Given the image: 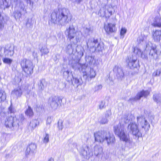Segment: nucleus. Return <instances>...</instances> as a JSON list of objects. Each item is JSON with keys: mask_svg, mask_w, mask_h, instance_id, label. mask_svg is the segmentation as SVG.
Masks as SVG:
<instances>
[{"mask_svg": "<svg viewBox=\"0 0 161 161\" xmlns=\"http://www.w3.org/2000/svg\"><path fill=\"white\" fill-rule=\"evenodd\" d=\"M95 63H96V64H95V65H97L99 64V62L98 60L95 59Z\"/></svg>", "mask_w": 161, "mask_h": 161, "instance_id": "55", "label": "nucleus"}, {"mask_svg": "<svg viewBox=\"0 0 161 161\" xmlns=\"http://www.w3.org/2000/svg\"><path fill=\"white\" fill-rule=\"evenodd\" d=\"M45 84L46 83L44 80L41 81L39 85V89L41 90H43L45 88Z\"/></svg>", "mask_w": 161, "mask_h": 161, "instance_id": "40", "label": "nucleus"}, {"mask_svg": "<svg viewBox=\"0 0 161 161\" xmlns=\"http://www.w3.org/2000/svg\"><path fill=\"white\" fill-rule=\"evenodd\" d=\"M128 66L131 69H134L139 65V61L137 60V57L132 55L129 57L126 60Z\"/></svg>", "mask_w": 161, "mask_h": 161, "instance_id": "13", "label": "nucleus"}, {"mask_svg": "<svg viewBox=\"0 0 161 161\" xmlns=\"http://www.w3.org/2000/svg\"><path fill=\"white\" fill-rule=\"evenodd\" d=\"M32 24V19L31 18H29L26 23V25H30Z\"/></svg>", "mask_w": 161, "mask_h": 161, "instance_id": "52", "label": "nucleus"}, {"mask_svg": "<svg viewBox=\"0 0 161 161\" xmlns=\"http://www.w3.org/2000/svg\"><path fill=\"white\" fill-rule=\"evenodd\" d=\"M3 61L4 63L10 65L13 62V60L10 58L6 57L3 58Z\"/></svg>", "mask_w": 161, "mask_h": 161, "instance_id": "39", "label": "nucleus"}, {"mask_svg": "<svg viewBox=\"0 0 161 161\" xmlns=\"http://www.w3.org/2000/svg\"><path fill=\"white\" fill-rule=\"evenodd\" d=\"M137 122L138 125L143 129L145 131H148L150 127L149 122L147 119L142 117H137Z\"/></svg>", "mask_w": 161, "mask_h": 161, "instance_id": "14", "label": "nucleus"}, {"mask_svg": "<svg viewBox=\"0 0 161 161\" xmlns=\"http://www.w3.org/2000/svg\"><path fill=\"white\" fill-rule=\"evenodd\" d=\"M22 91L20 87H18L14 89L12 92L13 95L16 96L17 97H20L21 96Z\"/></svg>", "mask_w": 161, "mask_h": 161, "instance_id": "29", "label": "nucleus"}, {"mask_svg": "<svg viewBox=\"0 0 161 161\" xmlns=\"http://www.w3.org/2000/svg\"><path fill=\"white\" fill-rule=\"evenodd\" d=\"M102 86L101 85H99L95 86L93 88V90L95 92L98 91L102 89Z\"/></svg>", "mask_w": 161, "mask_h": 161, "instance_id": "44", "label": "nucleus"}, {"mask_svg": "<svg viewBox=\"0 0 161 161\" xmlns=\"http://www.w3.org/2000/svg\"><path fill=\"white\" fill-rule=\"evenodd\" d=\"M3 17L1 16L0 13V28L1 29L3 27Z\"/></svg>", "mask_w": 161, "mask_h": 161, "instance_id": "46", "label": "nucleus"}, {"mask_svg": "<svg viewBox=\"0 0 161 161\" xmlns=\"http://www.w3.org/2000/svg\"><path fill=\"white\" fill-rule=\"evenodd\" d=\"M161 73V70L160 69H158L156 70L154 73L153 74L155 76L159 75H160Z\"/></svg>", "mask_w": 161, "mask_h": 161, "instance_id": "51", "label": "nucleus"}, {"mask_svg": "<svg viewBox=\"0 0 161 161\" xmlns=\"http://www.w3.org/2000/svg\"><path fill=\"white\" fill-rule=\"evenodd\" d=\"M39 124V122L36 119L32 120L30 123V127L31 129H34Z\"/></svg>", "mask_w": 161, "mask_h": 161, "instance_id": "34", "label": "nucleus"}, {"mask_svg": "<svg viewBox=\"0 0 161 161\" xmlns=\"http://www.w3.org/2000/svg\"><path fill=\"white\" fill-rule=\"evenodd\" d=\"M27 2H29L30 4L31 5H33V3L31 1V0H25Z\"/></svg>", "mask_w": 161, "mask_h": 161, "instance_id": "54", "label": "nucleus"}, {"mask_svg": "<svg viewBox=\"0 0 161 161\" xmlns=\"http://www.w3.org/2000/svg\"><path fill=\"white\" fill-rule=\"evenodd\" d=\"M70 80L72 81V84L74 85H76L77 86L81 83L80 78H76L75 77H74L73 76L71 78V80Z\"/></svg>", "mask_w": 161, "mask_h": 161, "instance_id": "31", "label": "nucleus"}, {"mask_svg": "<svg viewBox=\"0 0 161 161\" xmlns=\"http://www.w3.org/2000/svg\"><path fill=\"white\" fill-rule=\"evenodd\" d=\"M114 71L119 79L121 80L124 77V72L121 67L118 65L115 66L114 68Z\"/></svg>", "mask_w": 161, "mask_h": 161, "instance_id": "20", "label": "nucleus"}, {"mask_svg": "<svg viewBox=\"0 0 161 161\" xmlns=\"http://www.w3.org/2000/svg\"><path fill=\"white\" fill-rule=\"evenodd\" d=\"M80 154L86 159H89L93 156V153L91 149L87 146H84L80 148Z\"/></svg>", "mask_w": 161, "mask_h": 161, "instance_id": "15", "label": "nucleus"}, {"mask_svg": "<svg viewBox=\"0 0 161 161\" xmlns=\"http://www.w3.org/2000/svg\"><path fill=\"white\" fill-rule=\"evenodd\" d=\"M11 0H3L2 4L0 3V6L2 8H8L11 3Z\"/></svg>", "mask_w": 161, "mask_h": 161, "instance_id": "30", "label": "nucleus"}, {"mask_svg": "<svg viewBox=\"0 0 161 161\" xmlns=\"http://www.w3.org/2000/svg\"><path fill=\"white\" fill-rule=\"evenodd\" d=\"M33 56L34 58H37V53L36 52L34 51L33 53Z\"/></svg>", "mask_w": 161, "mask_h": 161, "instance_id": "53", "label": "nucleus"}, {"mask_svg": "<svg viewBox=\"0 0 161 161\" xmlns=\"http://www.w3.org/2000/svg\"><path fill=\"white\" fill-rule=\"evenodd\" d=\"M40 51L42 53V55L47 54L49 53L48 49L46 46L42 47L40 50Z\"/></svg>", "mask_w": 161, "mask_h": 161, "instance_id": "36", "label": "nucleus"}, {"mask_svg": "<svg viewBox=\"0 0 161 161\" xmlns=\"http://www.w3.org/2000/svg\"><path fill=\"white\" fill-rule=\"evenodd\" d=\"M62 100L58 97L54 96L50 97L48 104L50 108L53 110L57 109Z\"/></svg>", "mask_w": 161, "mask_h": 161, "instance_id": "10", "label": "nucleus"}, {"mask_svg": "<svg viewBox=\"0 0 161 161\" xmlns=\"http://www.w3.org/2000/svg\"><path fill=\"white\" fill-rule=\"evenodd\" d=\"M138 125L134 122L130 123L128 125V129L132 134L137 138L141 137L142 133L138 127Z\"/></svg>", "mask_w": 161, "mask_h": 161, "instance_id": "8", "label": "nucleus"}, {"mask_svg": "<svg viewBox=\"0 0 161 161\" xmlns=\"http://www.w3.org/2000/svg\"><path fill=\"white\" fill-rule=\"evenodd\" d=\"M86 30L87 31V32H88L90 31V29L89 28H86Z\"/></svg>", "mask_w": 161, "mask_h": 161, "instance_id": "59", "label": "nucleus"}, {"mask_svg": "<svg viewBox=\"0 0 161 161\" xmlns=\"http://www.w3.org/2000/svg\"><path fill=\"white\" fill-rule=\"evenodd\" d=\"M105 103L104 101H102L99 105V108L100 109H102L105 108Z\"/></svg>", "mask_w": 161, "mask_h": 161, "instance_id": "48", "label": "nucleus"}, {"mask_svg": "<svg viewBox=\"0 0 161 161\" xmlns=\"http://www.w3.org/2000/svg\"><path fill=\"white\" fill-rule=\"evenodd\" d=\"M127 30L125 27H122L120 30V34L121 37L123 38L125 34L126 33Z\"/></svg>", "mask_w": 161, "mask_h": 161, "instance_id": "41", "label": "nucleus"}, {"mask_svg": "<svg viewBox=\"0 0 161 161\" xmlns=\"http://www.w3.org/2000/svg\"><path fill=\"white\" fill-rule=\"evenodd\" d=\"M77 32L75 30L73 25H70L69 27L66 29L65 31V35L68 39L71 41L75 38H79L77 37Z\"/></svg>", "mask_w": 161, "mask_h": 161, "instance_id": "11", "label": "nucleus"}, {"mask_svg": "<svg viewBox=\"0 0 161 161\" xmlns=\"http://www.w3.org/2000/svg\"><path fill=\"white\" fill-rule=\"evenodd\" d=\"M24 119V117L22 116V117H21L20 121H21L23 119Z\"/></svg>", "mask_w": 161, "mask_h": 161, "instance_id": "57", "label": "nucleus"}, {"mask_svg": "<svg viewBox=\"0 0 161 161\" xmlns=\"http://www.w3.org/2000/svg\"><path fill=\"white\" fill-rule=\"evenodd\" d=\"M95 141L100 143H107L108 145H112L115 142L114 136L107 131H101L94 133Z\"/></svg>", "mask_w": 161, "mask_h": 161, "instance_id": "4", "label": "nucleus"}, {"mask_svg": "<svg viewBox=\"0 0 161 161\" xmlns=\"http://www.w3.org/2000/svg\"><path fill=\"white\" fill-rule=\"evenodd\" d=\"M14 47L10 46L8 48H5L4 49V55L5 57H12L14 53Z\"/></svg>", "mask_w": 161, "mask_h": 161, "instance_id": "22", "label": "nucleus"}, {"mask_svg": "<svg viewBox=\"0 0 161 161\" xmlns=\"http://www.w3.org/2000/svg\"><path fill=\"white\" fill-rule=\"evenodd\" d=\"M1 79V77H0V80Z\"/></svg>", "mask_w": 161, "mask_h": 161, "instance_id": "62", "label": "nucleus"}, {"mask_svg": "<svg viewBox=\"0 0 161 161\" xmlns=\"http://www.w3.org/2000/svg\"><path fill=\"white\" fill-rule=\"evenodd\" d=\"M58 129L60 130H62L63 128V126L62 125V122L61 121H58Z\"/></svg>", "mask_w": 161, "mask_h": 161, "instance_id": "49", "label": "nucleus"}, {"mask_svg": "<svg viewBox=\"0 0 161 161\" xmlns=\"http://www.w3.org/2000/svg\"><path fill=\"white\" fill-rule=\"evenodd\" d=\"M37 148L36 144L34 143H31L30 144L26 149V152L29 153V154L34 153Z\"/></svg>", "mask_w": 161, "mask_h": 161, "instance_id": "24", "label": "nucleus"}, {"mask_svg": "<svg viewBox=\"0 0 161 161\" xmlns=\"http://www.w3.org/2000/svg\"><path fill=\"white\" fill-rule=\"evenodd\" d=\"M134 53L138 56L141 57L143 58H145L147 57V55L144 54L143 52H142L141 50L137 47L134 48Z\"/></svg>", "mask_w": 161, "mask_h": 161, "instance_id": "26", "label": "nucleus"}, {"mask_svg": "<svg viewBox=\"0 0 161 161\" xmlns=\"http://www.w3.org/2000/svg\"><path fill=\"white\" fill-rule=\"evenodd\" d=\"M111 115V113L110 111L107 112L105 115L103 116L99 121V122L102 124H107L108 121V119Z\"/></svg>", "mask_w": 161, "mask_h": 161, "instance_id": "23", "label": "nucleus"}, {"mask_svg": "<svg viewBox=\"0 0 161 161\" xmlns=\"http://www.w3.org/2000/svg\"><path fill=\"white\" fill-rule=\"evenodd\" d=\"M15 111V109L11 106L8 108V112L10 113H13Z\"/></svg>", "mask_w": 161, "mask_h": 161, "instance_id": "50", "label": "nucleus"}, {"mask_svg": "<svg viewBox=\"0 0 161 161\" xmlns=\"http://www.w3.org/2000/svg\"><path fill=\"white\" fill-rule=\"evenodd\" d=\"M6 113H5L4 112L2 111L1 112L0 111V119H3L4 118L5 116L6 115Z\"/></svg>", "mask_w": 161, "mask_h": 161, "instance_id": "47", "label": "nucleus"}, {"mask_svg": "<svg viewBox=\"0 0 161 161\" xmlns=\"http://www.w3.org/2000/svg\"><path fill=\"white\" fill-rule=\"evenodd\" d=\"M31 88V86L28 85H26L25 87L23 92L25 94H29L30 92Z\"/></svg>", "mask_w": 161, "mask_h": 161, "instance_id": "38", "label": "nucleus"}, {"mask_svg": "<svg viewBox=\"0 0 161 161\" xmlns=\"http://www.w3.org/2000/svg\"><path fill=\"white\" fill-rule=\"evenodd\" d=\"M149 94V92L148 91L143 90L138 92L136 96L133 98H131L130 99V101H136L139 100L142 97H146Z\"/></svg>", "mask_w": 161, "mask_h": 161, "instance_id": "21", "label": "nucleus"}, {"mask_svg": "<svg viewBox=\"0 0 161 161\" xmlns=\"http://www.w3.org/2000/svg\"><path fill=\"white\" fill-rule=\"evenodd\" d=\"M152 25L155 27H160L161 26V18L159 17H156L153 20Z\"/></svg>", "mask_w": 161, "mask_h": 161, "instance_id": "27", "label": "nucleus"}, {"mask_svg": "<svg viewBox=\"0 0 161 161\" xmlns=\"http://www.w3.org/2000/svg\"><path fill=\"white\" fill-rule=\"evenodd\" d=\"M94 155L99 158H101L103 161H105V155L103 152V149L100 146L96 145L94 147Z\"/></svg>", "mask_w": 161, "mask_h": 161, "instance_id": "18", "label": "nucleus"}, {"mask_svg": "<svg viewBox=\"0 0 161 161\" xmlns=\"http://www.w3.org/2000/svg\"><path fill=\"white\" fill-rule=\"evenodd\" d=\"M113 8L112 7L106 6L101 8L98 14L101 17H105L108 19L113 14Z\"/></svg>", "mask_w": 161, "mask_h": 161, "instance_id": "12", "label": "nucleus"}, {"mask_svg": "<svg viewBox=\"0 0 161 161\" xmlns=\"http://www.w3.org/2000/svg\"><path fill=\"white\" fill-rule=\"evenodd\" d=\"M116 23H109L105 25L104 26V29L106 33L108 34L114 33L117 31V28L116 27Z\"/></svg>", "mask_w": 161, "mask_h": 161, "instance_id": "19", "label": "nucleus"}, {"mask_svg": "<svg viewBox=\"0 0 161 161\" xmlns=\"http://www.w3.org/2000/svg\"><path fill=\"white\" fill-rule=\"evenodd\" d=\"M86 61L87 62H89L90 64L95 65V59L94 57L89 56L86 57Z\"/></svg>", "mask_w": 161, "mask_h": 161, "instance_id": "32", "label": "nucleus"}, {"mask_svg": "<svg viewBox=\"0 0 161 161\" xmlns=\"http://www.w3.org/2000/svg\"><path fill=\"white\" fill-rule=\"evenodd\" d=\"M154 101L157 103H161V94L159 93L154 94L153 97Z\"/></svg>", "mask_w": 161, "mask_h": 161, "instance_id": "33", "label": "nucleus"}, {"mask_svg": "<svg viewBox=\"0 0 161 161\" xmlns=\"http://www.w3.org/2000/svg\"><path fill=\"white\" fill-rule=\"evenodd\" d=\"M133 116L130 114H126L122 116L120 123L114 127V130L116 135L118 136L120 140L125 142L127 145L132 146L133 143L132 139L130 137L129 134L125 133L124 131L125 125L124 123L128 122Z\"/></svg>", "mask_w": 161, "mask_h": 161, "instance_id": "1", "label": "nucleus"}, {"mask_svg": "<svg viewBox=\"0 0 161 161\" xmlns=\"http://www.w3.org/2000/svg\"><path fill=\"white\" fill-rule=\"evenodd\" d=\"M88 48L92 52L102 51L104 48L103 42H98L97 40L94 38L89 39L87 42Z\"/></svg>", "mask_w": 161, "mask_h": 161, "instance_id": "6", "label": "nucleus"}, {"mask_svg": "<svg viewBox=\"0 0 161 161\" xmlns=\"http://www.w3.org/2000/svg\"><path fill=\"white\" fill-rule=\"evenodd\" d=\"M153 38L155 41H159L161 40V31L156 30L153 34Z\"/></svg>", "mask_w": 161, "mask_h": 161, "instance_id": "25", "label": "nucleus"}, {"mask_svg": "<svg viewBox=\"0 0 161 161\" xmlns=\"http://www.w3.org/2000/svg\"><path fill=\"white\" fill-rule=\"evenodd\" d=\"M19 120H17L16 117H8L5 120V125L6 127L12 128L19 126Z\"/></svg>", "mask_w": 161, "mask_h": 161, "instance_id": "9", "label": "nucleus"}, {"mask_svg": "<svg viewBox=\"0 0 161 161\" xmlns=\"http://www.w3.org/2000/svg\"><path fill=\"white\" fill-rule=\"evenodd\" d=\"M51 17L52 22L62 25H66L72 18L69 9L65 8H59L53 12Z\"/></svg>", "mask_w": 161, "mask_h": 161, "instance_id": "2", "label": "nucleus"}, {"mask_svg": "<svg viewBox=\"0 0 161 161\" xmlns=\"http://www.w3.org/2000/svg\"><path fill=\"white\" fill-rule=\"evenodd\" d=\"M48 161H54V159L53 158H50L48 160Z\"/></svg>", "mask_w": 161, "mask_h": 161, "instance_id": "56", "label": "nucleus"}, {"mask_svg": "<svg viewBox=\"0 0 161 161\" xmlns=\"http://www.w3.org/2000/svg\"><path fill=\"white\" fill-rule=\"evenodd\" d=\"M64 76L65 78H67L68 80H71V78L73 77L72 72L69 69L65 70L63 72Z\"/></svg>", "mask_w": 161, "mask_h": 161, "instance_id": "28", "label": "nucleus"}, {"mask_svg": "<svg viewBox=\"0 0 161 161\" xmlns=\"http://www.w3.org/2000/svg\"><path fill=\"white\" fill-rule=\"evenodd\" d=\"M49 139V135L48 134H46L45 136L43 139V142L44 143H46L48 142Z\"/></svg>", "mask_w": 161, "mask_h": 161, "instance_id": "43", "label": "nucleus"}, {"mask_svg": "<svg viewBox=\"0 0 161 161\" xmlns=\"http://www.w3.org/2000/svg\"><path fill=\"white\" fill-rule=\"evenodd\" d=\"M25 10L24 8V5L21 3L20 6H17L15 8V11L13 13V16L16 20H19L21 17L22 15L25 13Z\"/></svg>", "mask_w": 161, "mask_h": 161, "instance_id": "17", "label": "nucleus"}, {"mask_svg": "<svg viewBox=\"0 0 161 161\" xmlns=\"http://www.w3.org/2000/svg\"><path fill=\"white\" fill-rule=\"evenodd\" d=\"M53 117L51 116H48L47 118L46 121V124L47 125H50L53 120Z\"/></svg>", "mask_w": 161, "mask_h": 161, "instance_id": "45", "label": "nucleus"}, {"mask_svg": "<svg viewBox=\"0 0 161 161\" xmlns=\"http://www.w3.org/2000/svg\"><path fill=\"white\" fill-rule=\"evenodd\" d=\"M20 64L23 71L26 75H30L33 72L34 66L30 60L23 58L21 60Z\"/></svg>", "mask_w": 161, "mask_h": 161, "instance_id": "7", "label": "nucleus"}, {"mask_svg": "<svg viewBox=\"0 0 161 161\" xmlns=\"http://www.w3.org/2000/svg\"><path fill=\"white\" fill-rule=\"evenodd\" d=\"M115 19L116 21L117 20L116 19Z\"/></svg>", "mask_w": 161, "mask_h": 161, "instance_id": "61", "label": "nucleus"}, {"mask_svg": "<svg viewBox=\"0 0 161 161\" xmlns=\"http://www.w3.org/2000/svg\"><path fill=\"white\" fill-rule=\"evenodd\" d=\"M73 68L75 69H78L83 73V75L86 76L87 79L95 77L96 72L86 64H81L79 63H77L75 65H73Z\"/></svg>", "mask_w": 161, "mask_h": 161, "instance_id": "5", "label": "nucleus"}, {"mask_svg": "<svg viewBox=\"0 0 161 161\" xmlns=\"http://www.w3.org/2000/svg\"><path fill=\"white\" fill-rule=\"evenodd\" d=\"M1 63H0V65H1Z\"/></svg>", "mask_w": 161, "mask_h": 161, "instance_id": "60", "label": "nucleus"}, {"mask_svg": "<svg viewBox=\"0 0 161 161\" xmlns=\"http://www.w3.org/2000/svg\"><path fill=\"white\" fill-rule=\"evenodd\" d=\"M6 93L4 91H0V102L3 101L6 99Z\"/></svg>", "mask_w": 161, "mask_h": 161, "instance_id": "35", "label": "nucleus"}, {"mask_svg": "<svg viewBox=\"0 0 161 161\" xmlns=\"http://www.w3.org/2000/svg\"><path fill=\"white\" fill-rule=\"evenodd\" d=\"M25 114L30 117L32 116L33 115V112L32 109L29 106L28 108L25 112Z\"/></svg>", "mask_w": 161, "mask_h": 161, "instance_id": "37", "label": "nucleus"}, {"mask_svg": "<svg viewBox=\"0 0 161 161\" xmlns=\"http://www.w3.org/2000/svg\"><path fill=\"white\" fill-rule=\"evenodd\" d=\"M146 37L145 36L141 35L139 36L137 39V42L138 43H141L142 42H143L144 40L146 39Z\"/></svg>", "mask_w": 161, "mask_h": 161, "instance_id": "42", "label": "nucleus"}, {"mask_svg": "<svg viewBox=\"0 0 161 161\" xmlns=\"http://www.w3.org/2000/svg\"><path fill=\"white\" fill-rule=\"evenodd\" d=\"M146 48L148 49H150L149 53L150 58L153 59H156L158 57V55L157 53V51L155 45H153L151 42H149L146 45Z\"/></svg>", "mask_w": 161, "mask_h": 161, "instance_id": "16", "label": "nucleus"}, {"mask_svg": "<svg viewBox=\"0 0 161 161\" xmlns=\"http://www.w3.org/2000/svg\"><path fill=\"white\" fill-rule=\"evenodd\" d=\"M80 39L79 38H76V41L73 43H71L68 45L66 48V52L69 54H72L73 58L72 62V66L75 65L77 63H79L80 60L83 55L84 50L81 46H76V43L80 42Z\"/></svg>", "mask_w": 161, "mask_h": 161, "instance_id": "3", "label": "nucleus"}, {"mask_svg": "<svg viewBox=\"0 0 161 161\" xmlns=\"http://www.w3.org/2000/svg\"><path fill=\"white\" fill-rule=\"evenodd\" d=\"M125 147H122L121 148V150L123 151H124V150H125Z\"/></svg>", "mask_w": 161, "mask_h": 161, "instance_id": "58", "label": "nucleus"}]
</instances>
